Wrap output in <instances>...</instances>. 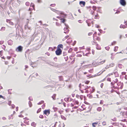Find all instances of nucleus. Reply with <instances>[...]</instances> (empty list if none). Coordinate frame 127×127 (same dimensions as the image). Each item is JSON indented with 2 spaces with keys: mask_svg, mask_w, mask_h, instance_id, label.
<instances>
[{
  "mask_svg": "<svg viewBox=\"0 0 127 127\" xmlns=\"http://www.w3.org/2000/svg\"><path fill=\"white\" fill-rule=\"evenodd\" d=\"M62 51L60 48H57V50L56 51V54L57 55H60L62 54Z\"/></svg>",
  "mask_w": 127,
  "mask_h": 127,
  "instance_id": "1",
  "label": "nucleus"
},
{
  "mask_svg": "<svg viewBox=\"0 0 127 127\" xmlns=\"http://www.w3.org/2000/svg\"><path fill=\"white\" fill-rule=\"evenodd\" d=\"M85 96L82 95H79L78 94H76V97L78 99H80L81 100H82L83 99V97H85Z\"/></svg>",
  "mask_w": 127,
  "mask_h": 127,
  "instance_id": "2",
  "label": "nucleus"
},
{
  "mask_svg": "<svg viewBox=\"0 0 127 127\" xmlns=\"http://www.w3.org/2000/svg\"><path fill=\"white\" fill-rule=\"evenodd\" d=\"M120 3L121 5L124 6L126 5V2L125 0H120Z\"/></svg>",
  "mask_w": 127,
  "mask_h": 127,
  "instance_id": "3",
  "label": "nucleus"
},
{
  "mask_svg": "<svg viewBox=\"0 0 127 127\" xmlns=\"http://www.w3.org/2000/svg\"><path fill=\"white\" fill-rule=\"evenodd\" d=\"M44 114L45 115L48 116L50 113V110H45L43 111Z\"/></svg>",
  "mask_w": 127,
  "mask_h": 127,
  "instance_id": "4",
  "label": "nucleus"
},
{
  "mask_svg": "<svg viewBox=\"0 0 127 127\" xmlns=\"http://www.w3.org/2000/svg\"><path fill=\"white\" fill-rule=\"evenodd\" d=\"M55 13H57V14H60L63 15H64L63 17H65L66 15V14H64L63 12L57 10L56 11V12Z\"/></svg>",
  "mask_w": 127,
  "mask_h": 127,
  "instance_id": "5",
  "label": "nucleus"
},
{
  "mask_svg": "<svg viewBox=\"0 0 127 127\" xmlns=\"http://www.w3.org/2000/svg\"><path fill=\"white\" fill-rule=\"evenodd\" d=\"M22 50V47L21 46H19L16 49L17 52H21Z\"/></svg>",
  "mask_w": 127,
  "mask_h": 127,
  "instance_id": "6",
  "label": "nucleus"
},
{
  "mask_svg": "<svg viewBox=\"0 0 127 127\" xmlns=\"http://www.w3.org/2000/svg\"><path fill=\"white\" fill-rule=\"evenodd\" d=\"M79 4L81 6L84 7L85 4V2L84 1H80Z\"/></svg>",
  "mask_w": 127,
  "mask_h": 127,
  "instance_id": "7",
  "label": "nucleus"
},
{
  "mask_svg": "<svg viewBox=\"0 0 127 127\" xmlns=\"http://www.w3.org/2000/svg\"><path fill=\"white\" fill-rule=\"evenodd\" d=\"M7 42L8 44L9 45H11L13 44V41L11 40H9Z\"/></svg>",
  "mask_w": 127,
  "mask_h": 127,
  "instance_id": "8",
  "label": "nucleus"
},
{
  "mask_svg": "<svg viewBox=\"0 0 127 127\" xmlns=\"http://www.w3.org/2000/svg\"><path fill=\"white\" fill-rule=\"evenodd\" d=\"M105 61V60H104L103 61H102L101 62H98V65H100L101 64H103V63H104Z\"/></svg>",
  "mask_w": 127,
  "mask_h": 127,
  "instance_id": "9",
  "label": "nucleus"
},
{
  "mask_svg": "<svg viewBox=\"0 0 127 127\" xmlns=\"http://www.w3.org/2000/svg\"><path fill=\"white\" fill-rule=\"evenodd\" d=\"M31 125L33 127H35L36 125V123H35L34 122H33L31 124Z\"/></svg>",
  "mask_w": 127,
  "mask_h": 127,
  "instance_id": "10",
  "label": "nucleus"
},
{
  "mask_svg": "<svg viewBox=\"0 0 127 127\" xmlns=\"http://www.w3.org/2000/svg\"><path fill=\"white\" fill-rule=\"evenodd\" d=\"M63 45L62 44L59 45L57 47V48H63Z\"/></svg>",
  "mask_w": 127,
  "mask_h": 127,
  "instance_id": "11",
  "label": "nucleus"
},
{
  "mask_svg": "<svg viewBox=\"0 0 127 127\" xmlns=\"http://www.w3.org/2000/svg\"><path fill=\"white\" fill-rule=\"evenodd\" d=\"M93 65L95 66H97L98 65V63H96L95 62H94L92 63Z\"/></svg>",
  "mask_w": 127,
  "mask_h": 127,
  "instance_id": "12",
  "label": "nucleus"
},
{
  "mask_svg": "<svg viewBox=\"0 0 127 127\" xmlns=\"http://www.w3.org/2000/svg\"><path fill=\"white\" fill-rule=\"evenodd\" d=\"M61 118L63 119L64 120H66V118L63 115H61Z\"/></svg>",
  "mask_w": 127,
  "mask_h": 127,
  "instance_id": "13",
  "label": "nucleus"
},
{
  "mask_svg": "<svg viewBox=\"0 0 127 127\" xmlns=\"http://www.w3.org/2000/svg\"><path fill=\"white\" fill-rule=\"evenodd\" d=\"M100 75V74H99V75H98V73H97V74H95V75H92L91 76H90L89 77L90 78H93V77H96L97 76H98V75Z\"/></svg>",
  "mask_w": 127,
  "mask_h": 127,
  "instance_id": "14",
  "label": "nucleus"
},
{
  "mask_svg": "<svg viewBox=\"0 0 127 127\" xmlns=\"http://www.w3.org/2000/svg\"><path fill=\"white\" fill-rule=\"evenodd\" d=\"M56 94H54L52 96V98H53V100H55L56 99V98H55V97L56 96Z\"/></svg>",
  "mask_w": 127,
  "mask_h": 127,
  "instance_id": "15",
  "label": "nucleus"
},
{
  "mask_svg": "<svg viewBox=\"0 0 127 127\" xmlns=\"http://www.w3.org/2000/svg\"><path fill=\"white\" fill-rule=\"evenodd\" d=\"M69 97H68L67 98H65L64 100L66 102H68L69 101Z\"/></svg>",
  "mask_w": 127,
  "mask_h": 127,
  "instance_id": "16",
  "label": "nucleus"
},
{
  "mask_svg": "<svg viewBox=\"0 0 127 127\" xmlns=\"http://www.w3.org/2000/svg\"><path fill=\"white\" fill-rule=\"evenodd\" d=\"M60 20H61V22H62L63 23H64L65 21V19H63V18H61V19H60Z\"/></svg>",
  "mask_w": 127,
  "mask_h": 127,
  "instance_id": "17",
  "label": "nucleus"
},
{
  "mask_svg": "<svg viewBox=\"0 0 127 127\" xmlns=\"http://www.w3.org/2000/svg\"><path fill=\"white\" fill-rule=\"evenodd\" d=\"M92 44L93 45H98V44H97L96 42H95L94 41H93L92 42Z\"/></svg>",
  "mask_w": 127,
  "mask_h": 127,
  "instance_id": "18",
  "label": "nucleus"
},
{
  "mask_svg": "<svg viewBox=\"0 0 127 127\" xmlns=\"http://www.w3.org/2000/svg\"><path fill=\"white\" fill-rule=\"evenodd\" d=\"M123 115L124 116H127V111L126 112L123 113Z\"/></svg>",
  "mask_w": 127,
  "mask_h": 127,
  "instance_id": "19",
  "label": "nucleus"
},
{
  "mask_svg": "<svg viewBox=\"0 0 127 127\" xmlns=\"http://www.w3.org/2000/svg\"><path fill=\"white\" fill-rule=\"evenodd\" d=\"M44 101L42 100L40 102H39L37 104L38 105H40L41 104L44 103Z\"/></svg>",
  "mask_w": 127,
  "mask_h": 127,
  "instance_id": "20",
  "label": "nucleus"
},
{
  "mask_svg": "<svg viewBox=\"0 0 127 127\" xmlns=\"http://www.w3.org/2000/svg\"><path fill=\"white\" fill-rule=\"evenodd\" d=\"M97 111H100L101 110V107H98L97 109Z\"/></svg>",
  "mask_w": 127,
  "mask_h": 127,
  "instance_id": "21",
  "label": "nucleus"
},
{
  "mask_svg": "<svg viewBox=\"0 0 127 127\" xmlns=\"http://www.w3.org/2000/svg\"><path fill=\"white\" fill-rule=\"evenodd\" d=\"M5 27H2L0 30L1 31H3L5 30Z\"/></svg>",
  "mask_w": 127,
  "mask_h": 127,
  "instance_id": "22",
  "label": "nucleus"
},
{
  "mask_svg": "<svg viewBox=\"0 0 127 127\" xmlns=\"http://www.w3.org/2000/svg\"><path fill=\"white\" fill-rule=\"evenodd\" d=\"M114 64L113 63H111L109 65V67H113L114 66Z\"/></svg>",
  "mask_w": 127,
  "mask_h": 127,
  "instance_id": "23",
  "label": "nucleus"
},
{
  "mask_svg": "<svg viewBox=\"0 0 127 127\" xmlns=\"http://www.w3.org/2000/svg\"><path fill=\"white\" fill-rule=\"evenodd\" d=\"M50 9L52 11H53L54 12H55L56 11V10H56L55 9H53L51 7H50Z\"/></svg>",
  "mask_w": 127,
  "mask_h": 127,
  "instance_id": "24",
  "label": "nucleus"
},
{
  "mask_svg": "<svg viewBox=\"0 0 127 127\" xmlns=\"http://www.w3.org/2000/svg\"><path fill=\"white\" fill-rule=\"evenodd\" d=\"M55 90V88H52L50 89V90L49 91L50 92L53 91Z\"/></svg>",
  "mask_w": 127,
  "mask_h": 127,
  "instance_id": "25",
  "label": "nucleus"
},
{
  "mask_svg": "<svg viewBox=\"0 0 127 127\" xmlns=\"http://www.w3.org/2000/svg\"><path fill=\"white\" fill-rule=\"evenodd\" d=\"M118 48V47L116 46L114 48V51H116L117 50Z\"/></svg>",
  "mask_w": 127,
  "mask_h": 127,
  "instance_id": "26",
  "label": "nucleus"
},
{
  "mask_svg": "<svg viewBox=\"0 0 127 127\" xmlns=\"http://www.w3.org/2000/svg\"><path fill=\"white\" fill-rule=\"evenodd\" d=\"M73 102H74L77 104H78L79 103V102L77 100H76L74 99L73 100Z\"/></svg>",
  "mask_w": 127,
  "mask_h": 127,
  "instance_id": "27",
  "label": "nucleus"
},
{
  "mask_svg": "<svg viewBox=\"0 0 127 127\" xmlns=\"http://www.w3.org/2000/svg\"><path fill=\"white\" fill-rule=\"evenodd\" d=\"M29 104L30 107H31L32 106V104L30 101H29Z\"/></svg>",
  "mask_w": 127,
  "mask_h": 127,
  "instance_id": "28",
  "label": "nucleus"
},
{
  "mask_svg": "<svg viewBox=\"0 0 127 127\" xmlns=\"http://www.w3.org/2000/svg\"><path fill=\"white\" fill-rule=\"evenodd\" d=\"M12 89H9L8 90V93L9 94H11V91H12Z\"/></svg>",
  "mask_w": 127,
  "mask_h": 127,
  "instance_id": "29",
  "label": "nucleus"
},
{
  "mask_svg": "<svg viewBox=\"0 0 127 127\" xmlns=\"http://www.w3.org/2000/svg\"><path fill=\"white\" fill-rule=\"evenodd\" d=\"M53 109L55 111H56L58 109L57 108L55 107H53Z\"/></svg>",
  "mask_w": 127,
  "mask_h": 127,
  "instance_id": "30",
  "label": "nucleus"
},
{
  "mask_svg": "<svg viewBox=\"0 0 127 127\" xmlns=\"http://www.w3.org/2000/svg\"><path fill=\"white\" fill-rule=\"evenodd\" d=\"M9 24L11 25H14V24L13 22L11 21L9 22Z\"/></svg>",
  "mask_w": 127,
  "mask_h": 127,
  "instance_id": "31",
  "label": "nucleus"
},
{
  "mask_svg": "<svg viewBox=\"0 0 127 127\" xmlns=\"http://www.w3.org/2000/svg\"><path fill=\"white\" fill-rule=\"evenodd\" d=\"M41 108H40L37 111V113H38L41 111Z\"/></svg>",
  "mask_w": 127,
  "mask_h": 127,
  "instance_id": "32",
  "label": "nucleus"
},
{
  "mask_svg": "<svg viewBox=\"0 0 127 127\" xmlns=\"http://www.w3.org/2000/svg\"><path fill=\"white\" fill-rule=\"evenodd\" d=\"M92 90H91L90 92L92 93L94 92L95 90V89H93V88H92Z\"/></svg>",
  "mask_w": 127,
  "mask_h": 127,
  "instance_id": "33",
  "label": "nucleus"
},
{
  "mask_svg": "<svg viewBox=\"0 0 127 127\" xmlns=\"http://www.w3.org/2000/svg\"><path fill=\"white\" fill-rule=\"evenodd\" d=\"M25 4L26 5L28 6L30 4V3L29 2H27Z\"/></svg>",
  "mask_w": 127,
  "mask_h": 127,
  "instance_id": "34",
  "label": "nucleus"
},
{
  "mask_svg": "<svg viewBox=\"0 0 127 127\" xmlns=\"http://www.w3.org/2000/svg\"><path fill=\"white\" fill-rule=\"evenodd\" d=\"M96 8L95 6H93V9L94 10H96Z\"/></svg>",
  "mask_w": 127,
  "mask_h": 127,
  "instance_id": "35",
  "label": "nucleus"
},
{
  "mask_svg": "<svg viewBox=\"0 0 127 127\" xmlns=\"http://www.w3.org/2000/svg\"><path fill=\"white\" fill-rule=\"evenodd\" d=\"M72 50V48H70L69 49V50L68 51V52L69 53H70L71 52Z\"/></svg>",
  "mask_w": 127,
  "mask_h": 127,
  "instance_id": "36",
  "label": "nucleus"
},
{
  "mask_svg": "<svg viewBox=\"0 0 127 127\" xmlns=\"http://www.w3.org/2000/svg\"><path fill=\"white\" fill-rule=\"evenodd\" d=\"M102 124L104 126L106 125V123L105 122H103L102 123Z\"/></svg>",
  "mask_w": 127,
  "mask_h": 127,
  "instance_id": "37",
  "label": "nucleus"
},
{
  "mask_svg": "<svg viewBox=\"0 0 127 127\" xmlns=\"http://www.w3.org/2000/svg\"><path fill=\"white\" fill-rule=\"evenodd\" d=\"M4 41H0V45H1L3 44L4 42Z\"/></svg>",
  "mask_w": 127,
  "mask_h": 127,
  "instance_id": "38",
  "label": "nucleus"
},
{
  "mask_svg": "<svg viewBox=\"0 0 127 127\" xmlns=\"http://www.w3.org/2000/svg\"><path fill=\"white\" fill-rule=\"evenodd\" d=\"M116 43V41H114L113 42H112V43L111 45H113L115 44Z\"/></svg>",
  "mask_w": 127,
  "mask_h": 127,
  "instance_id": "39",
  "label": "nucleus"
},
{
  "mask_svg": "<svg viewBox=\"0 0 127 127\" xmlns=\"http://www.w3.org/2000/svg\"><path fill=\"white\" fill-rule=\"evenodd\" d=\"M31 98V96H30L29 98V99L30 100V101H32L33 100L32 98Z\"/></svg>",
  "mask_w": 127,
  "mask_h": 127,
  "instance_id": "40",
  "label": "nucleus"
},
{
  "mask_svg": "<svg viewBox=\"0 0 127 127\" xmlns=\"http://www.w3.org/2000/svg\"><path fill=\"white\" fill-rule=\"evenodd\" d=\"M50 6L52 7H54L55 6V4H51Z\"/></svg>",
  "mask_w": 127,
  "mask_h": 127,
  "instance_id": "41",
  "label": "nucleus"
},
{
  "mask_svg": "<svg viewBox=\"0 0 127 127\" xmlns=\"http://www.w3.org/2000/svg\"><path fill=\"white\" fill-rule=\"evenodd\" d=\"M2 46H3V47H2L3 49L5 50L6 48V46L4 45H3Z\"/></svg>",
  "mask_w": 127,
  "mask_h": 127,
  "instance_id": "42",
  "label": "nucleus"
},
{
  "mask_svg": "<svg viewBox=\"0 0 127 127\" xmlns=\"http://www.w3.org/2000/svg\"><path fill=\"white\" fill-rule=\"evenodd\" d=\"M43 116L42 115H40L39 116V117L41 118H43Z\"/></svg>",
  "mask_w": 127,
  "mask_h": 127,
  "instance_id": "43",
  "label": "nucleus"
},
{
  "mask_svg": "<svg viewBox=\"0 0 127 127\" xmlns=\"http://www.w3.org/2000/svg\"><path fill=\"white\" fill-rule=\"evenodd\" d=\"M32 7L34 8V5L33 3H31V6H32Z\"/></svg>",
  "mask_w": 127,
  "mask_h": 127,
  "instance_id": "44",
  "label": "nucleus"
},
{
  "mask_svg": "<svg viewBox=\"0 0 127 127\" xmlns=\"http://www.w3.org/2000/svg\"><path fill=\"white\" fill-rule=\"evenodd\" d=\"M26 27H28V28L29 29V30L30 29V28L28 27L27 25H25V29H26Z\"/></svg>",
  "mask_w": 127,
  "mask_h": 127,
  "instance_id": "45",
  "label": "nucleus"
},
{
  "mask_svg": "<svg viewBox=\"0 0 127 127\" xmlns=\"http://www.w3.org/2000/svg\"><path fill=\"white\" fill-rule=\"evenodd\" d=\"M120 28H124V26L122 24L120 25Z\"/></svg>",
  "mask_w": 127,
  "mask_h": 127,
  "instance_id": "46",
  "label": "nucleus"
},
{
  "mask_svg": "<svg viewBox=\"0 0 127 127\" xmlns=\"http://www.w3.org/2000/svg\"><path fill=\"white\" fill-rule=\"evenodd\" d=\"M92 33H93L92 32L89 33L88 34V35L89 36H90L92 34Z\"/></svg>",
  "mask_w": 127,
  "mask_h": 127,
  "instance_id": "47",
  "label": "nucleus"
},
{
  "mask_svg": "<svg viewBox=\"0 0 127 127\" xmlns=\"http://www.w3.org/2000/svg\"><path fill=\"white\" fill-rule=\"evenodd\" d=\"M45 54L47 55L48 56H49L50 55V54L48 52L46 53Z\"/></svg>",
  "mask_w": 127,
  "mask_h": 127,
  "instance_id": "48",
  "label": "nucleus"
},
{
  "mask_svg": "<svg viewBox=\"0 0 127 127\" xmlns=\"http://www.w3.org/2000/svg\"><path fill=\"white\" fill-rule=\"evenodd\" d=\"M21 125L22 126H26V125H25V124H21Z\"/></svg>",
  "mask_w": 127,
  "mask_h": 127,
  "instance_id": "49",
  "label": "nucleus"
},
{
  "mask_svg": "<svg viewBox=\"0 0 127 127\" xmlns=\"http://www.w3.org/2000/svg\"><path fill=\"white\" fill-rule=\"evenodd\" d=\"M11 106L12 108H14L15 107V106L14 104H12L11 105Z\"/></svg>",
  "mask_w": 127,
  "mask_h": 127,
  "instance_id": "50",
  "label": "nucleus"
},
{
  "mask_svg": "<svg viewBox=\"0 0 127 127\" xmlns=\"http://www.w3.org/2000/svg\"><path fill=\"white\" fill-rule=\"evenodd\" d=\"M92 53L93 55L94 54L95 50H92Z\"/></svg>",
  "mask_w": 127,
  "mask_h": 127,
  "instance_id": "51",
  "label": "nucleus"
},
{
  "mask_svg": "<svg viewBox=\"0 0 127 127\" xmlns=\"http://www.w3.org/2000/svg\"><path fill=\"white\" fill-rule=\"evenodd\" d=\"M67 30H67V28H64V31H66Z\"/></svg>",
  "mask_w": 127,
  "mask_h": 127,
  "instance_id": "52",
  "label": "nucleus"
},
{
  "mask_svg": "<svg viewBox=\"0 0 127 127\" xmlns=\"http://www.w3.org/2000/svg\"><path fill=\"white\" fill-rule=\"evenodd\" d=\"M42 25L43 26H48V25L46 24H42Z\"/></svg>",
  "mask_w": 127,
  "mask_h": 127,
  "instance_id": "53",
  "label": "nucleus"
},
{
  "mask_svg": "<svg viewBox=\"0 0 127 127\" xmlns=\"http://www.w3.org/2000/svg\"><path fill=\"white\" fill-rule=\"evenodd\" d=\"M90 50H91L89 48H86V50H87L88 51H89Z\"/></svg>",
  "mask_w": 127,
  "mask_h": 127,
  "instance_id": "54",
  "label": "nucleus"
},
{
  "mask_svg": "<svg viewBox=\"0 0 127 127\" xmlns=\"http://www.w3.org/2000/svg\"><path fill=\"white\" fill-rule=\"evenodd\" d=\"M54 116L55 117H57V116L56 113H55L54 115Z\"/></svg>",
  "mask_w": 127,
  "mask_h": 127,
  "instance_id": "55",
  "label": "nucleus"
},
{
  "mask_svg": "<svg viewBox=\"0 0 127 127\" xmlns=\"http://www.w3.org/2000/svg\"><path fill=\"white\" fill-rule=\"evenodd\" d=\"M2 119L3 120H5L6 119V118L4 117H3L2 118Z\"/></svg>",
  "mask_w": 127,
  "mask_h": 127,
  "instance_id": "56",
  "label": "nucleus"
},
{
  "mask_svg": "<svg viewBox=\"0 0 127 127\" xmlns=\"http://www.w3.org/2000/svg\"><path fill=\"white\" fill-rule=\"evenodd\" d=\"M56 24L57 26H59V25H60L57 22H56Z\"/></svg>",
  "mask_w": 127,
  "mask_h": 127,
  "instance_id": "57",
  "label": "nucleus"
},
{
  "mask_svg": "<svg viewBox=\"0 0 127 127\" xmlns=\"http://www.w3.org/2000/svg\"><path fill=\"white\" fill-rule=\"evenodd\" d=\"M37 2L38 3H41V0H38Z\"/></svg>",
  "mask_w": 127,
  "mask_h": 127,
  "instance_id": "58",
  "label": "nucleus"
},
{
  "mask_svg": "<svg viewBox=\"0 0 127 127\" xmlns=\"http://www.w3.org/2000/svg\"><path fill=\"white\" fill-rule=\"evenodd\" d=\"M103 83H102L100 85V87H103Z\"/></svg>",
  "mask_w": 127,
  "mask_h": 127,
  "instance_id": "59",
  "label": "nucleus"
},
{
  "mask_svg": "<svg viewBox=\"0 0 127 127\" xmlns=\"http://www.w3.org/2000/svg\"><path fill=\"white\" fill-rule=\"evenodd\" d=\"M100 104H103V100H101L100 102Z\"/></svg>",
  "mask_w": 127,
  "mask_h": 127,
  "instance_id": "60",
  "label": "nucleus"
},
{
  "mask_svg": "<svg viewBox=\"0 0 127 127\" xmlns=\"http://www.w3.org/2000/svg\"><path fill=\"white\" fill-rule=\"evenodd\" d=\"M69 30H68L66 32H64V33H68L69 32Z\"/></svg>",
  "mask_w": 127,
  "mask_h": 127,
  "instance_id": "61",
  "label": "nucleus"
},
{
  "mask_svg": "<svg viewBox=\"0 0 127 127\" xmlns=\"http://www.w3.org/2000/svg\"><path fill=\"white\" fill-rule=\"evenodd\" d=\"M89 82H90L89 81H87L85 83H86V84H88L89 83Z\"/></svg>",
  "mask_w": 127,
  "mask_h": 127,
  "instance_id": "62",
  "label": "nucleus"
},
{
  "mask_svg": "<svg viewBox=\"0 0 127 127\" xmlns=\"http://www.w3.org/2000/svg\"><path fill=\"white\" fill-rule=\"evenodd\" d=\"M19 117H23V115H19Z\"/></svg>",
  "mask_w": 127,
  "mask_h": 127,
  "instance_id": "63",
  "label": "nucleus"
},
{
  "mask_svg": "<svg viewBox=\"0 0 127 127\" xmlns=\"http://www.w3.org/2000/svg\"><path fill=\"white\" fill-rule=\"evenodd\" d=\"M92 69H91L89 70V72L90 73H92Z\"/></svg>",
  "mask_w": 127,
  "mask_h": 127,
  "instance_id": "64",
  "label": "nucleus"
}]
</instances>
